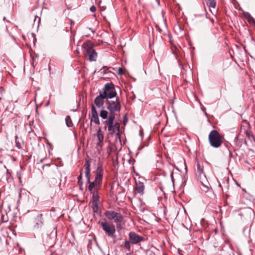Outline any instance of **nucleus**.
Returning a JSON list of instances; mask_svg holds the SVG:
<instances>
[{"label":"nucleus","instance_id":"1","mask_svg":"<svg viewBox=\"0 0 255 255\" xmlns=\"http://www.w3.org/2000/svg\"><path fill=\"white\" fill-rule=\"evenodd\" d=\"M92 159L91 158L86 159L84 164L85 170V176L87 179V183L89 185L88 187V189L92 192L94 191H97L99 189L102 185L103 181V176L104 173V169L102 164L98 163V166L96 170V176L94 181H90L91 176V163Z\"/></svg>","mask_w":255,"mask_h":255},{"label":"nucleus","instance_id":"2","mask_svg":"<svg viewBox=\"0 0 255 255\" xmlns=\"http://www.w3.org/2000/svg\"><path fill=\"white\" fill-rule=\"evenodd\" d=\"M108 112L105 110L102 109L100 113V117L105 120L103 122V124L105 125V129L108 130L109 133L112 136L116 135L117 137H120V124L119 123L115 121V116L109 115Z\"/></svg>","mask_w":255,"mask_h":255},{"label":"nucleus","instance_id":"3","mask_svg":"<svg viewBox=\"0 0 255 255\" xmlns=\"http://www.w3.org/2000/svg\"><path fill=\"white\" fill-rule=\"evenodd\" d=\"M94 44L90 40L84 42L82 45L83 53L85 57H88L90 61H95L97 58V53L94 49Z\"/></svg>","mask_w":255,"mask_h":255},{"label":"nucleus","instance_id":"4","mask_svg":"<svg viewBox=\"0 0 255 255\" xmlns=\"http://www.w3.org/2000/svg\"><path fill=\"white\" fill-rule=\"evenodd\" d=\"M224 137L217 130H211L208 135L210 145L214 148L220 147L223 142Z\"/></svg>","mask_w":255,"mask_h":255},{"label":"nucleus","instance_id":"5","mask_svg":"<svg viewBox=\"0 0 255 255\" xmlns=\"http://www.w3.org/2000/svg\"><path fill=\"white\" fill-rule=\"evenodd\" d=\"M107 109L109 111V115L116 116V113L121 109V101L118 98L107 99L106 101Z\"/></svg>","mask_w":255,"mask_h":255},{"label":"nucleus","instance_id":"6","mask_svg":"<svg viewBox=\"0 0 255 255\" xmlns=\"http://www.w3.org/2000/svg\"><path fill=\"white\" fill-rule=\"evenodd\" d=\"M99 223L102 226L106 235L114 239L117 238L115 226L113 223L108 222L106 220L99 222Z\"/></svg>","mask_w":255,"mask_h":255},{"label":"nucleus","instance_id":"7","mask_svg":"<svg viewBox=\"0 0 255 255\" xmlns=\"http://www.w3.org/2000/svg\"><path fill=\"white\" fill-rule=\"evenodd\" d=\"M104 215L108 220L114 221L117 229H121V226L124 218L121 213L111 210L105 212Z\"/></svg>","mask_w":255,"mask_h":255},{"label":"nucleus","instance_id":"8","mask_svg":"<svg viewBox=\"0 0 255 255\" xmlns=\"http://www.w3.org/2000/svg\"><path fill=\"white\" fill-rule=\"evenodd\" d=\"M100 93L105 97L107 100L113 99L117 96L114 85L112 83L106 84L103 91Z\"/></svg>","mask_w":255,"mask_h":255},{"label":"nucleus","instance_id":"9","mask_svg":"<svg viewBox=\"0 0 255 255\" xmlns=\"http://www.w3.org/2000/svg\"><path fill=\"white\" fill-rule=\"evenodd\" d=\"M197 162V169L196 170V173L199 176V178L201 181V182L204 184L207 182V179L206 177V175L204 172V166L203 164H201L197 160H196Z\"/></svg>","mask_w":255,"mask_h":255},{"label":"nucleus","instance_id":"10","mask_svg":"<svg viewBox=\"0 0 255 255\" xmlns=\"http://www.w3.org/2000/svg\"><path fill=\"white\" fill-rule=\"evenodd\" d=\"M128 236L130 242L132 244H136L143 240V237L133 232H130Z\"/></svg>","mask_w":255,"mask_h":255},{"label":"nucleus","instance_id":"11","mask_svg":"<svg viewBox=\"0 0 255 255\" xmlns=\"http://www.w3.org/2000/svg\"><path fill=\"white\" fill-rule=\"evenodd\" d=\"M43 221L42 214L37 215L35 219V223L34 225V228L36 229L41 228L43 225Z\"/></svg>","mask_w":255,"mask_h":255},{"label":"nucleus","instance_id":"12","mask_svg":"<svg viewBox=\"0 0 255 255\" xmlns=\"http://www.w3.org/2000/svg\"><path fill=\"white\" fill-rule=\"evenodd\" d=\"M104 99H106L104 97L101 93L94 100V103L98 108H101L103 107L104 103Z\"/></svg>","mask_w":255,"mask_h":255},{"label":"nucleus","instance_id":"13","mask_svg":"<svg viewBox=\"0 0 255 255\" xmlns=\"http://www.w3.org/2000/svg\"><path fill=\"white\" fill-rule=\"evenodd\" d=\"M144 189V185L143 183L140 181L136 182L135 190L137 193L140 195L143 194Z\"/></svg>","mask_w":255,"mask_h":255},{"label":"nucleus","instance_id":"14","mask_svg":"<svg viewBox=\"0 0 255 255\" xmlns=\"http://www.w3.org/2000/svg\"><path fill=\"white\" fill-rule=\"evenodd\" d=\"M97 135L98 140L97 145L101 146V143L104 140V135L103 133L102 132V129L101 128H99V129H98Z\"/></svg>","mask_w":255,"mask_h":255},{"label":"nucleus","instance_id":"15","mask_svg":"<svg viewBox=\"0 0 255 255\" xmlns=\"http://www.w3.org/2000/svg\"><path fill=\"white\" fill-rule=\"evenodd\" d=\"M244 15L245 16V18L247 19L249 23H252L255 22L254 18L252 16V15L249 12H244Z\"/></svg>","mask_w":255,"mask_h":255},{"label":"nucleus","instance_id":"16","mask_svg":"<svg viewBox=\"0 0 255 255\" xmlns=\"http://www.w3.org/2000/svg\"><path fill=\"white\" fill-rule=\"evenodd\" d=\"M91 193H92V202H100L97 191H94Z\"/></svg>","mask_w":255,"mask_h":255},{"label":"nucleus","instance_id":"17","mask_svg":"<svg viewBox=\"0 0 255 255\" xmlns=\"http://www.w3.org/2000/svg\"><path fill=\"white\" fill-rule=\"evenodd\" d=\"M90 122H91V124L92 122H94V123H95L96 124L100 125V121H99V119L98 116H90Z\"/></svg>","mask_w":255,"mask_h":255},{"label":"nucleus","instance_id":"18","mask_svg":"<svg viewBox=\"0 0 255 255\" xmlns=\"http://www.w3.org/2000/svg\"><path fill=\"white\" fill-rule=\"evenodd\" d=\"M66 124L68 127H71L73 126L71 119L69 116H67L65 118Z\"/></svg>","mask_w":255,"mask_h":255},{"label":"nucleus","instance_id":"19","mask_svg":"<svg viewBox=\"0 0 255 255\" xmlns=\"http://www.w3.org/2000/svg\"><path fill=\"white\" fill-rule=\"evenodd\" d=\"M100 202H92V209L94 212H97L99 209V204Z\"/></svg>","mask_w":255,"mask_h":255},{"label":"nucleus","instance_id":"20","mask_svg":"<svg viewBox=\"0 0 255 255\" xmlns=\"http://www.w3.org/2000/svg\"><path fill=\"white\" fill-rule=\"evenodd\" d=\"M210 7L215 8L216 6V0H207Z\"/></svg>","mask_w":255,"mask_h":255},{"label":"nucleus","instance_id":"21","mask_svg":"<svg viewBox=\"0 0 255 255\" xmlns=\"http://www.w3.org/2000/svg\"><path fill=\"white\" fill-rule=\"evenodd\" d=\"M98 116V114L96 111V108L94 105H92L91 116Z\"/></svg>","mask_w":255,"mask_h":255},{"label":"nucleus","instance_id":"22","mask_svg":"<svg viewBox=\"0 0 255 255\" xmlns=\"http://www.w3.org/2000/svg\"><path fill=\"white\" fill-rule=\"evenodd\" d=\"M246 213L250 216V218H251L252 216L255 217V216L254 210L251 208H248L246 211Z\"/></svg>","mask_w":255,"mask_h":255},{"label":"nucleus","instance_id":"23","mask_svg":"<svg viewBox=\"0 0 255 255\" xmlns=\"http://www.w3.org/2000/svg\"><path fill=\"white\" fill-rule=\"evenodd\" d=\"M131 244V243H130V242H129V241H127V240H125V245H124L125 248H126V249H127L128 251H130Z\"/></svg>","mask_w":255,"mask_h":255},{"label":"nucleus","instance_id":"24","mask_svg":"<svg viewBox=\"0 0 255 255\" xmlns=\"http://www.w3.org/2000/svg\"><path fill=\"white\" fill-rule=\"evenodd\" d=\"M78 184L80 186H81L83 184L82 181V169L81 170L80 174L78 177Z\"/></svg>","mask_w":255,"mask_h":255},{"label":"nucleus","instance_id":"25","mask_svg":"<svg viewBox=\"0 0 255 255\" xmlns=\"http://www.w3.org/2000/svg\"><path fill=\"white\" fill-rule=\"evenodd\" d=\"M15 144H16V146L18 149H21L22 148V146L21 145L20 143L17 140V136H16V137H15Z\"/></svg>","mask_w":255,"mask_h":255},{"label":"nucleus","instance_id":"26","mask_svg":"<svg viewBox=\"0 0 255 255\" xmlns=\"http://www.w3.org/2000/svg\"><path fill=\"white\" fill-rule=\"evenodd\" d=\"M37 21V25H39V24L40 22V18L37 16H35L34 22L35 23Z\"/></svg>","mask_w":255,"mask_h":255},{"label":"nucleus","instance_id":"27","mask_svg":"<svg viewBox=\"0 0 255 255\" xmlns=\"http://www.w3.org/2000/svg\"><path fill=\"white\" fill-rule=\"evenodd\" d=\"M246 132L247 136H248L249 138H250V136L253 137V134L251 131H247Z\"/></svg>","mask_w":255,"mask_h":255},{"label":"nucleus","instance_id":"28","mask_svg":"<svg viewBox=\"0 0 255 255\" xmlns=\"http://www.w3.org/2000/svg\"><path fill=\"white\" fill-rule=\"evenodd\" d=\"M1 219L2 222H3V223H5V222H7V221H8L7 219H6V218L5 219L4 218L3 214L1 215Z\"/></svg>","mask_w":255,"mask_h":255},{"label":"nucleus","instance_id":"29","mask_svg":"<svg viewBox=\"0 0 255 255\" xmlns=\"http://www.w3.org/2000/svg\"><path fill=\"white\" fill-rule=\"evenodd\" d=\"M96 10V7L94 6V5H92L91 7H90V10L92 11V12H95Z\"/></svg>","mask_w":255,"mask_h":255},{"label":"nucleus","instance_id":"30","mask_svg":"<svg viewBox=\"0 0 255 255\" xmlns=\"http://www.w3.org/2000/svg\"><path fill=\"white\" fill-rule=\"evenodd\" d=\"M123 70L122 68H119L118 69V74L120 75H122L123 74Z\"/></svg>","mask_w":255,"mask_h":255},{"label":"nucleus","instance_id":"31","mask_svg":"<svg viewBox=\"0 0 255 255\" xmlns=\"http://www.w3.org/2000/svg\"><path fill=\"white\" fill-rule=\"evenodd\" d=\"M1 100H2V99L1 98H0V108H3V105L1 103Z\"/></svg>","mask_w":255,"mask_h":255},{"label":"nucleus","instance_id":"32","mask_svg":"<svg viewBox=\"0 0 255 255\" xmlns=\"http://www.w3.org/2000/svg\"><path fill=\"white\" fill-rule=\"evenodd\" d=\"M226 147H227L228 149H229V148H230V145H228V144H226Z\"/></svg>","mask_w":255,"mask_h":255},{"label":"nucleus","instance_id":"33","mask_svg":"<svg viewBox=\"0 0 255 255\" xmlns=\"http://www.w3.org/2000/svg\"><path fill=\"white\" fill-rule=\"evenodd\" d=\"M171 177L172 179H173V173H172L171 174Z\"/></svg>","mask_w":255,"mask_h":255},{"label":"nucleus","instance_id":"34","mask_svg":"<svg viewBox=\"0 0 255 255\" xmlns=\"http://www.w3.org/2000/svg\"><path fill=\"white\" fill-rule=\"evenodd\" d=\"M230 154L231 155L232 154L231 151L229 150Z\"/></svg>","mask_w":255,"mask_h":255},{"label":"nucleus","instance_id":"35","mask_svg":"<svg viewBox=\"0 0 255 255\" xmlns=\"http://www.w3.org/2000/svg\"><path fill=\"white\" fill-rule=\"evenodd\" d=\"M72 23H74V22H73L72 21H71V24H72Z\"/></svg>","mask_w":255,"mask_h":255},{"label":"nucleus","instance_id":"36","mask_svg":"<svg viewBox=\"0 0 255 255\" xmlns=\"http://www.w3.org/2000/svg\"><path fill=\"white\" fill-rule=\"evenodd\" d=\"M151 255H154V254H152V253L151 254Z\"/></svg>","mask_w":255,"mask_h":255},{"label":"nucleus","instance_id":"37","mask_svg":"<svg viewBox=\"0 0 255 255\" xmlns=\"http://www.w3.org/2000/svg\"><path fill=\"white\" fill-rule=\"evenodd\" d=\"M2 108H0V111H1V110L2 109Z\"/></svg>","mask_w":255,"mask_h":255}]
</instances>
